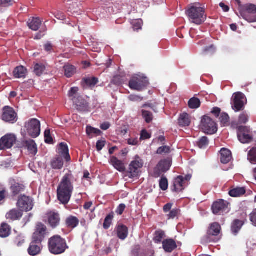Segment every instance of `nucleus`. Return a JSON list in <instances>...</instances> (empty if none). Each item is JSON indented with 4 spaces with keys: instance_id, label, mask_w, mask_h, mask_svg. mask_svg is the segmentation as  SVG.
Wrapping results in <instances>:
<instances>
[{
    "instance_id": "nucleus-4",
    "label": "nucleus",
    "mask_w": 256,
    "mask_h": 256,
    "mask_svg": "<svg viewBox=\"0 0 256 256\" xmlns=\"http://www.w3.org/2000/svg\"><path fill=\"white\" fill-rule=\"evenodd\" d=\"M221 230V226L219 223H212L207 230L206 234L204 238V241L206 243L218 242L220 239L219 236Z\"/></svg>"
},
{
    "instance_id": "nucleus-17",
    "label": "nucleus",
    "mask_w": 256,
    "mask_h": 256,
    "mask_svg": "<svg viewBox=\"0 0 256 256\" xmlns=\"http://www.w3.org/2000/svg\"><path fill=\"white\" fill-rule=\"evenodd\" d=\"M16 142V137L12 134H6L0 140V150L11 148Z\"/></svg>"
},
{
    "instance_id": "nucleus-39",
    "label": "nucleus",
    "mask_w": 256,
    "mask_h": 256,
    "mask_svg": "<svg viewBox=\"0 0 256 256\" xmlns=\"http://www.w3.org/2000/svg\"><path fill=\"white\" fill-rule=\"evenodd\" d=\"M79 222V220L76 217L72 216L68 217L66 220V226L72 228H76L78 226Z\"/></svg>"
},
{
    "instance_id": "nucleus-5",
    "label": "nucleus",
    "mask_w": 256,
    "mask_h": 256,
    "mask_svg": "<svg viewBox=\"0 0 256 256\" xmlns=\"http://www.w3.org/2000/svg\"><path fill=\"white\" fill-rule=\"evenodd\" d=\"M149 84L148 78L140 75L133 76L129 82L130 89L137 91H142Z\"/></svg>"
},
{
    "instance_id": "nucleus-35",
    "label": "nucleus",
    "mask_w": 256,
    "mask_h": 256,
    "mask_svg": "<svg viewBox=\"0 0 256 256\" xmlns=\"http://www.w3.org/2000/svg\"><path fill=\"white\" fill-rule=\"evenodd\" d=\"M27 70L23 66L16 67L14 72V76L16 78H24L26 77Z\"/></svg>"
},
{
    "instance_id": "nucleus-13",
    "label": "nucleus",
    "mask_w": 256,
    "mask_h": 256,
    "mask_svg": "<svg viewBox=\"0 0 256 256\" xmlns=\"http://www.w3.org/2000/svg\"><path fill=\"white\" fill-rule=\"evenodd\" d=\"M143 166V161L138 156H136L135 160L132 161L129 166L128 176L130 178H135L138 176L139 169Z\"/></svg>"
},
{
    "instance_id": "nucleus-16",
    "label": "nucleus",
    "mask_w": 256,
    "mask_h": 256,
    "mask_svg": "<svg viewBox=\"0 0 256 256\" xmlns=\"http://www.w3.org/2000/svg\"><path fill=\"white\" fill-rule=\"evenodd\" d=\"M188 186V184L184 181L183 176H178L174 180L171 189L172 192H182Z\"/></svg>"
},
{
    "instance_id": "nucleus-22",
    "label": "nucleus",
    "mask_w": 256,
    "mask_h": 256,
    "mask_svg": "<svg viewBox=\"0 0 256 256\" xmlns=\"http://www.w3.org/2000/svg\"><path fill=\"white\" fill-rule=\"evenodd\" d=\"M132 256H152L153 252L149 250H142L139 244L134 246L132 251Z\"/></svg>"
},
{
    "instance_id": "nucleus-23",
    "label": "nucleus",
    "mask_w": 256,
    "mask_h": 256,
    "mask_svg": "<svg viewBox=\"0 0 256 256\" xmlns=\"http://www.w3.org/2000/svg\"><path fill=\"white\" fill-rule=\"evenodd\" d=\"M23 215V212L20 209L13 208L6 214V218L10 221L20 220Z\"/></svg>"
},
{
    "instance_id": "nucleus-41",
    "label": "nucleus",
    "mask_w": 256,
    "mask_h": 256,
    "mask_svg": "<svg viewBox=\"0 0 256 256\" xmlns=\"http://www.w3.org/2000/svg\"><path fill=\"white\" fill-rule=\"evenodd\" d=\"M10 228L9 226L6 224H2L0 228V236L2 238H6L10 234Z\"/></svg>"
},
{
    "instance_id": "nucleus-46",
    "label": "nucleus",
    "mask_w": 256,
    "mask_h": 256,
    "mask_svg": "<svg viewBox=\"0 0 256 256\" xmlns=\"http://www.w3.org/2000/svg\"><path fill=\"white\" fill-rule=\"evenodd\" d=\"M142 116L146 122L150 124L153 120V114L152 112L142 110Z\"/></svg>"
},
{
    "instance_id": "nucleus-30",
    "label": "nucleus",
    "mask_w": 256,
    "mask_h": 256,
    "mask_svg": "<svg viewBox=\"0 0 256 256\" xmlns=\"http://www.w3.org/2000/svg\"><path fill=\"white\" fill-rule=\"evenodd\" d=\"M246 192L244 187H232L228 192V194L232 197H240L244 195Z\"/></svg>"
},
{
    "instance_id": "nucleus-56",
    "label": "nucleus",
    "mask_w": 256,
    "mask_h": 256,
    "mask_svg": "<svg viewBox=\"0 0 256 256\" xmlns=\"http://www.w3.org/2000/svg\"><path fill=\"white\" fill-rule=\"evenodd\" d=\"M180 212V210L178 208L172 209L168 215V219H174L176 217Z\"/></svg>"
},
{
    "instance_id": "nucleus-18",
    "label": "nucleus",
    "mask_w": 256,
    "mask_h": 256,
    "mask_svg": "<svg viewBox=\"0 0 256 256\" xmlns=\"http://www.w3.org/2000/svg\"><path fill=\"white\" fill-rule=\"evenodd\" d=\"M3 111L2 118L4 121L12 123L16 121L17 114L12 108L6 106L4 108Z\"/></svg>"
},
{
    "instance_id": "nucleus-63",
    "label": "nucleus",
    "mask_w": 256,
    "mask_h": 256,
    "mask_svg": "<svg viewBox=\"0 0 256 256\" xmlns=\"http://www.w3.org/2000/svg\"><path fill=\"white\" fill-rule=\"evenodd\" d=\"M78 91V87L72 88L68 92V96L73 98L74 96V95L76 94Z\"/></svg>"
},
{
    "instance_id": "nucleus-58",
    "label": "nucleus",
    "mask_w": 256,
    "mask_h": 256,
    "mask_svg": "<svg viewBox=\"0 0 256 256\" xmlns=\"http://www.w3.org/2000/svg\"><path fill=\"white\" fill-rule=\"evenodd\" d=\"M151 134H149L146 130H143L141 132L140 134V139L142 140H147L150 138Z\"/></svg>"
},
{
    "instance_id": "nucleus-25",
    "label": "nucleus",
    "mask_w": 256,
    "mask_h": 256,
    "mask_svg": "<svg viewBox=\"0 0 256 256\" xmlns=\"http://www.w3.org/2000/svg\"><path fill=\"white\" fill-rule=\"evenodd\" d=\"M64 162L63 158L60 156L56 155L50 161V166L52 169L60 170L64 166Z\"/></svg>"
},
{
    "instance_id": "nucleus-14",
    "label": "nucleus",
    "mask_w": 256,
    "mask_h": 256,
    "mask_svg": "<svg viewBox=\"0 0 256 256\" xmlns=\"http://www.w3.org/2000/svg\"><path fill=\"white\" fill-rule=\"evenodd\" d=\"M232 109L236 112L243 110L244 108V100L246 98L245 96L242 92H237L233 95Z\"/></svg>"
},
{
    "instance_id": "nucleus-29",
    "label": "nucleus",
    "mask_w": 256,
    "mask_h": 256,
    "mask_svg": "<svg viewBox=\"0 0 256 256\" xmlns=\"http://www.w3.org/2000/svg\"><path fill=\"white\" fill-rule=\"evenodd\" d=\"M118 237L122 240H125L128 236V228L126 226L120 224H118L116 228Z\"/></svg>"
},
{
    "instance_id": "nucleus-21",
    "label": "nucleus",
    "mask_w": 256,
    "mask_h": 256,
    "mask_svg": "<svg viewBox=\"0 0 256 256\" xmlns=\"http://www.w3.org/2000/svg\"><path fill=\"white\" fill-rule=\"evenodd\" d=\"M57 152L58 156H60L62 158H64L66 162H70L71 160V158L69 154V150L68 144L64 142H61L59 144Z\"/></svg>"
},
{
    "instance_id": "nucleus-8",
    "label": "nucleus",
    "mask_w": 256,
    "mask_h": 256,
    "mask_svg": "<svg viewBox=\"0 0 256 256\" xmlns=\"http://www.w3.org/2000/svg\"><path fill=\"white\" fill-rule=\"evenodd\" d=\"M48 233L46 226L42 222H38L36 226L32 240L42 243Z\"/></svg>"
},
{
    "instance_id": "nucleus-60",
    "label": "nucleus",
    "mask_w": 256,
    "mask_h": 256,
    "mask_svg": "<svg viewBox=\"0 0 256 256\" xmlns=\"http://www.w3.org/2000/svg\"><path fill=\"white\" fill-rule=\"evenodd\" d=\"M130 100L132 102H140L142 100L143 98L139 96L132 94L128 97Z\"/></svg>"
},
{
    "instance_id": "nucleus-62",
    "label": "nucleus",
    "mask_w": 256,
    "mask_h": 256,
    "mask_svg": "<svg viewBox=\"0 0 256 256\" xmlns=\"http://www.w3.org/2000/svg\"><path fill=\"white\" fill-rule=\"evenodd\" d=\"M106 142L104 140H99L97 142L96 144V149L98 151L101 150L104 146Z\"/></svg>"
},
{
    "instance_id": "nucleus-2",
    "label": "nucleus",
    "mask_w": 256,
    "mask_h": 256,
    "mask_svg": "<svg viewBox=\"0 0 256 256\" xmlns=\"http://www.w3.org/2000/svg\"><path fill=\"white\" fill-rule=\"evenodd\" d=\"M48 248L51 254L58 255L64 252L68 246L64 238L58 235H55L48 240Z\"/></svg>"
},
{
    "instance_id": "nucleus-27",
    "label": "nucleus",
    "mask_w": 256,
    "mask_h": 256,
    "mask_svg": "<svg viewBox=\"0 0 256 256\" xmlns=\"http://www.w3.org/2000/svg\"><path fill=\"white\" fill-rule=\"evenodd\" d=\"M162 247L165 252H171L177 248V245L174 240L170 238L162 242Z\"/></svg>"
},
{
    "instance_id": "nucleus-33",
    "label": "nucleus",
    "mask_w": 256,
    "mask_h": 256,
    "mask_svg": "<svg viewBox=\"0 0 256 256\" xmlns=\"http://www.w3.org/2000/svg\"><path fill=\"white\" fill-rule=\"evenodd\" d=\"M244 222L240 220H234L231 225V231L234 235H236L242 228Z\"/></svg>"
},
{
    "instance_id": "nucleus-64",
    "label": "nucleus",
    "mask_w": 256,
    "mask_h": 256,
    "mask_svg": "<svg viewBox=\"0 0 256 256\" xmlns=\"http://www.w3.org/2000/svg\"><path fill=\"white\" fill-rule=\"evenodd\" d=\"M250 220L252 224L256 226V208L250 214Z\"/></svg>"
},
{
    "instance_id": "nucleus-6",
    "label": "nucleus",
    "mask_w": 256,
    "mask_h": 256,
    "mask_svg": "<svg viewBox=\"0 0 256 256\" xmlns=\"http://www.w3.org/2000/svg\"><path fill=\"white\" fill-rule=\"evenodd\" d=\"M24 128L28 134L32 138H36L40 134V123L36 118H31L26 122Z\"/></svg>"
},
{
    "instance_id": "nucleus-57",
    "label": "nucleus",
    "mask_w": 256,
    "mask_h": 256,
    "mask_svg": "<svg viewBox=\"0 0 256 256\" xmlns=\"http://www.w3.org/2000/svg\"><path fill=\"white\" fill-rule=\"evenodd\" d=\"M14 0H0V6L8 7L12 5Z\"/></svg>"
},
{
    "instance_id": "nucleus-61",
    "label": "nucleus",
    "mask_w": 256,
    "mask_h": 256,
    "mask_svg": "<svg viewBox=\"0 0 256 256\" xmlns=\"http://www.w3.org/2000/svg\"><path fill=\"white\" fill-rule=\"evenodd\" d=\"M142 20H138L133 22V28L134 30H138L142 28Z\"/></svg>"
},
{
    "instance_id": "nucleus-50",
    "label": "nucleus",
    "mask_w": 256,
    "mask_h": 256,
    "mask_svg": "<svg viewBox=\"0 0 256 256\" xmlns=\"http://www.w3.org/2000/svg\"><path fill=\"white\" fill-rule=\"evenodd\" d=\"M208 140L206 136H202L197 142L198 146L200 148H205L208 146Z\"/></svg>"
},
{
    "instance_id": "nucleus-15",
    "label": "nucleus",
    "mask_w": 256,
    "mask_h": 256,
    "mask_svg": "<svg viewBox=\"0 0 256 256\" xmlns=\"http://www.w3.org/2000/svg\"><path fill=\"white\" fill-rule=\"evenodd\" d=\"M72 100L78 111L81 112L89 111L88 104L82 96H76Z\"/></svg>"
},
{
    "instance_id": "nucleus-43",
    "label": "nucleus",
    "mask_w": 256,
    "mask_h": 256,
    "mask_svg": "<svg viewBox=\"0 0 256 256\" xmlns=\"http://www.w3.org/2000/svg\"><path fill=\"white\" fill-rule=\"evenodd\" d=\"M164 236V232L162 230H158L156 231L154 233V240L156 243H160L162 241V240Z\"/></svg>"
},
{
    "instance_id": "nucleus-10",
    "label": "nucleus",
    "mask_w": 256,
    "mask_h": 256,
    "mask_svg": "<svg viewBox=\"0 0 256 256\" xmlns=\"http://www.w3.org/2000/svg\"><path fill=\"white\" fill-rule=\"evenodd\" d=\"M172 162V158H170L160 160L154 169V176L158 178L162 173L166 172L171 166Z\"/></svg>"
},
{
    "instance_id": "nucleus-49",
    "label": "nucleus",
    "mask_w": 256,
    "mask_h": 256,
    "mask_svg": "<svg viewBox=\"0 0 256 256\" xmlns=\"http://www.w3.org/2000/svg\"><path fill=\"white\" fill-rule=\"evenodd\" d=\"M84 81L86 84L90 86H94L98 82V78L95 77L86 78L84 79Z\"/></svg>"
},
{
    "instance_id": "nucleus-44",
    "label": "nucleus",
    "mask_w": 256,
    "mask_h": 256,
    "mask_svg": "<svg viewBox=\"0 0 256 256\" xmlns=\"http://www.w3.org/2000/svg\"><path fill=\"white\" fill-rule=\"evenodd\" d=\"M86 132L88 136H92L94 134L99 136L102 134V132L100 130L90 126H86Z\"/></svg>"
},
{
    "instance_id": "nucleus-47",
    "label": "nucleus",
    "mask_w": 256,
    "mask_h": 256,
    "mask_svg": "<svg viewBox=\"0 0 256 256\" xmlns=\"http://www.w3.org/2000/svg\"><path fill=\"white\" fill-rule=\"evenodd\" d=\"M248 160L250 163L256 164V147L252 148L248 152Z\"/></svg>"
},
{
    "instance_id": "nucleus-59",
    "label": "nucleus",
    "mask_w": 256,
    "mask_h": 256,
    "mask_svg": "<svg viewBox=\"0 0 256 256\" xmlns=\"http://www.w3.org/2000/svg\"><path fill=\"white\" fill-rule=\"evenodd\" d=\"M126 206L124 204H120L116 210V213L119 215L122 214L126 208Z\"/></svg>"
},
{
    "instance_id": "nucleus-37",
    "label": "nucleus",
    "mask_w": 256,
    "mask_h": 256,
    "mask_svg": "<svg viewBox=\"0 0 256 256\" xmlns=\"http://www.w3.org/2000/svg\"><path fill=\"white\" fill-rule=\"evenodd\" d=\"M112 164L118 171L122 172L124 171L125 167L122 162L118 160L115 156H112L110 158Z\"/></svg>"
},
{
    "instance_id": "nucleus-19",
    "label": "nucleus",
    "mask_w": 256,
    "mask_h": 256,
    "mask_svg": "<svg viewBox=\"0 0 256 256\" xmlns=\"http://www.w3.org/2000/svg\"><path fill=\"white\" fill-rule=\"evenodd\" d=\"M244 8L248 14H243L242 12H241V14L243 18L250 22H256V16H250L249 14H256V6L254 4H250L246 5Z\"/></svg>"
},
{
    "instance_id": "nucleus-48",
    "label": "nucleus",
    "mask_w": 256,
    "mask_h": 256,
    "mask_svg": "<svg viewBox=\"0 0 256 256\" xmlns=\"http://www.w3.org/2000/svg\"><path fill=\"white\" fill-rule=\"evenodd\" d=\"M126 81V77L124 76L117 75L113 78L112 82L116 85H120L124 83Z\"/></svg>"
},
{
    "instance_id": "nucleus-54",
    "label": "nucleus",
    "mask_w": 256,
    "mask_h": 256,
    "mask_svg": "<svg viewBox=\"0 0 256 256\" xmlns=\"http://www.w3.org/2000/svg\"><path fill=\"white\" fill-rule=\"evenodd\" d=\"M160 187L162 190H166L168 188V181L166 177H162L160 180Z\"/></svg>"
},
{
    "instance_id": "nucleus-20",
    "label": "nucleus",
    "mask_w": 256,
    "mask_h": 256,
    "mask_svg": "<svg viewBox=\"0 0 256 256\" xmlns=\"http://www.w3.org/2000/svg\"><path fill=\"white\" fill-rule=\"evenodd\" d=\"M42 243L32 240L30 246L28 249V254L31 256H36L39 254L42 250Z\"/></svg>"
},
{
    "instance_id": "nucleus-32",
    "label": "nucleus",
    "mask_w": 256,
    "mask_h": 256,
    "mask_svg": "<svg viewBox=\"0 0 256 256\" xmlns=\"http://www.w3.org/2000/svg\"><path fill=\"white\" fill-rule=\"evenodd\" d=\"M28 24L30 29L32 30H38L42 24V21L38 18H32V20H29Z\"/></svg>"
},
{
    "instance_id": "nucleus-11",
    "label": "nucleus",
    "mask_w": 256,
    "mask_h": 256,
    "mask_svg": "<svg viewBox=\"0 0 256 256\" xmlns=\"http://www.w3.org/2000/svg\"><path fill=\"white\" fill-rule=\"evenodd\" d=\"M237 135L238 140L242 144L250 143L253 139L252 132L248 126H239L238 128Z\"/></svg>"
},
{
    "instance_id": "nucleus-12",
    "label": "nucleus",
    "mask_w": 256,
    "mask_h": 256,
    "mask_svg": "<svg viewBox=\"0 0 256 256\" xmlns=\"http://www.w3.org/2000/svg\"><path fill=\"white\" fill-rule=\"evenodd\" d=\"M229 203L223 200H220L214 202L212 206V210L214 214H227L230 212Z\"/></svg>"
},
{
    "instance_id": "nucleus-28",
    "label": "nucleus",
    "mask_w": 256,
    "mask_h": 256,
    "mask_svg": "<svg viewBox=\"0 0 256 256\" xmlns=\"http://www.w3.org/2000/svg\"><path fill=\"white\" fill-rule=\"evenodd\" d=\"M220 162L222 163L226 164L228 163L232 159L231 152L224 148L221 149L220 151Z\"/></svg>"
},
{
    "instance_id": "nucleus-42",
    "label": "nucleus",
    "mask_w": 256,
    "mask_h": 256,
    "mask_svg": "<svg viewBox=\"0 0 256 256\" xmlns=\"http://www.w3.org/2000/svg\"><path fill=\"white\" fill-rule=\"evenodd\" d=\"M114 218V214L113 212L110 213L105 218L103 224L104 229L108 230L110 226L113 218Z\"/></svg>"
},
{
    "instance_id": "nucleus-53",
    "label": "nucleus",
    "mask_w": 256,
    "mask_h": 256,
    "mask_svg": "<svg viewBox=\"0 0 256 256\" xmlns=\"http://www.w3.org/2000/svg\"><path fill=\"white\" fill-rule=\"evenodd\" d=\"M44 134L45 142L49 144H52L53 142V139L50 134V130H46L44 132Z\"/></svg>"
},
{
    "instance_id": "nucleus-38",
    "label": "nucleus",
    "mask_w": 256,
    "mask_h": 256,
    "mask_svg": "<svg viewBox=\"0 0 256 256\" xmlns=\"http://www.w3.org/2000/svg\"><path fill=\"white\" fill-rule=\"evenodd\" d=\"M65 76L68 78H71L76 72V68L72 64H67L64 66Z\"/></svg>"
},
{
    "instance_id": "nucleus-7",
    "label": "nucleus",
    "mask_w": 256,
    "mask_h": 256,
    "mask_svg": "<svg viewBox=\"0 0 256 256\" xmlns=\"http://www.w3.org/2000/svg\"><path fill=\"white\" fill-rule=\"evenodd\" d=\"M201 128L202 131L208 134H215L218 130L216 124L209 116H204L201 120Z\"/></svg>"
},
{
    "instance_id": "nucleus-45",
    "label": "nucleus",
    "mask_w": 256,
    "mask_h": 256,
    "mask_svg": "<svg viewBox=\"0 0 256 256\" xmlns=\"http://www.w3.org/2000/svg\"><path fill=\"white\" fill-rule=\"evenodd\" d=\"M219 120L222 126H226L228 125L230 117L226 113H222L220 116Z\"/></svg>"
},
{
    "instance_id": "nucleus-51",
    "label": "nucleus",
    "mask_w": 256,
    "mask_h": 256,
    "mask_svg": "<svg viewBox=\"0 0 256 256\" xmlns=\"http://www.w3.org/2000/svg\"><path fill=\"white\" fill-rule=\"evenodd\" d=\"M249 118V116L246 112H244L241 113L238 117V122L241 124H246Z\"/></svg>"
},
{
    "instance_id": "nucleus-26",
    "label": "nucleus",
    "mask_w": 256,
    "mask_h": 256,
    "mask_svg": "<svg viewBox=\"0 0 256 256\" xmlns=\"http://www.w3.org/2000/svg\"><path fill=\"white\" fill-rule=\"evenodd\" d=\"M23 147L26 148L29 152L33 155H36L38 152L37 146L35 142L32 140H26L22 143Z\"/></svg>"
},
{
    "instance_id": "nucleus-3",
    "label": "nucleus",
    "mask_w": 256,
    "mask_h": 256,
    "mask_svg": "<svg viewBox=\"0 0 256 256\" xmlns=\"http://www.w3.org/2000/svg\"><path fill=\"white\" fill-rule=\"evenodd\" d=\"M186 14L191 22L196 24L200 25L206 20V14L204 8L194 6L186 11Z\"/></svg>"
},
{
    "instance_id": "nucleus-40",
    "label": "nucleus",
    "mask_w": 256,
    "mask_h": 256,
    "mask_svg": "<svg viewBox=\"0 0 256 256\" xmlns=\"http://www.w3.org/2000/svg\"><path fill=\"white\" fill-rule=\"evenodd\" d=\"M200 101L199 98L196 97L191 98L188 102V106L190 108L196 109L200 106Z\"/></svg>"
},
{
    "instance_id": "nucleus-34",
    "label": "nucleus",
    "mask_w": 256,
    "mask_h": 256,
    "mask_svg": "<svg viewBox=\"0 0 256 256\" xmlns=\"http://www.w3.org/2000/svg\"><path fill=\"white\" fill-rule=\"evenodd\" d=\"M25 186L19 183L14 182V184H12L10 188V190L14 196H17L20 193L24 191Z\"/></svg>"
},
{
    "instance_id": "nucleus-24",
    "label": "nucleus",
    "mask_w": 256,
    "mask_h": 256,
    "mask_svg": "<svg viewBox=\"0 0 256 256\" xmlns=\"http://www.w3.org/2000/svg\"><path fill=\"white\" fill-rule=\"evenodd\" d=\"M48 222L52 228H55L58 226L60 223V214L58 212H50L48 213Z\"/></svg>"
},
{
    "instance_id": "nucleus-36",
    "label": "nucleus",
    "mask_w": 256,
    "mask_h": 256,
    "mask_svg": "<svg viewBox=\"0 0 256 256\" xmlns=\"http://www.w3.org/2000/svg\"><path fill=\"white\" fill-rule=\"evenodd\" d=\"M46 70V66L42 63H35L34 64V74L38 76H41Z\"/></svg>"
},
{
    "instance_id": "nucleus-9",
    "label": "nucleus",
    "mask_w": 256,
    "mask_h": 256,
    "mask_svg": "<svg viewBox=\"0 0 256 256\" xmlns=\"http://www.w3.org/2000/svg\"><path fill=\"white\" fill-rule=\"evenodd\" d=\"M34 206L33 200L30 196L24 194L18 197L16 206L22 212H28L32 210Z\"/></svg>"
},
{
    "instance_id": "nucleus-1",
    "label": "nucleus",
    "mask_w": 256,
    "mask_h": 256,
    "mask_svg": "<svg viewBox=\"0 0 256 256\" xmlns=\"http://www.w3.org/2000/svg\"><path fill=\"white\" fill-rule=\"evenodd\" d=\"M76 181L71 172L66 174L62 178L58 188V200L62 204H68L74 190V184Z\"/></svg>"
},
{
    "instance_id": "nucleus-55",
    "label": "nucleus",
    "mask_w": 256,
    "mask_h": 256,
    "mask_svg": "<svg viewBox=\"0 0 256 256\" xmlns=\"http://www.w3.org/2000/svg\"><path fill=\"white\" fill-rule=\"evenodd\" d=\"M54 46L50 42H46L44 45V50L49 53L54 51Z\"/></svg>"
},
{
    "instance_id": "nucleus-31",
    "label": "nucleus",
    "mask_w": 256,
    "mask_h": 256,
    "mask_svg": "<svg viewBox=\"0 0 256 256\" xmlns=\"http://www.w3.org/2000/svg\"><path fill=\"white\" fill-rule=\"evenodd\" d=\"M191 120L190 116L186 112L182 114L178 118V124L180 126L185 127L188 126Z\"/></svg>"
},
{
    "instance_id": "nucleus-52",
    "label": "nucleus",
    "mask_w": 256,
    "mask_h": 256,
    "mask_svg": "<svg viewBox=\"0 0 256 256\" xmlns=\"http://www.w3.org/2000/svg\"><path fill=\"white\" fill-rule=\"evenodd\" d=\"M170 152V148L169 146H162L158 148L156 154H168Z\"/></svg>"
}]
</instances>
